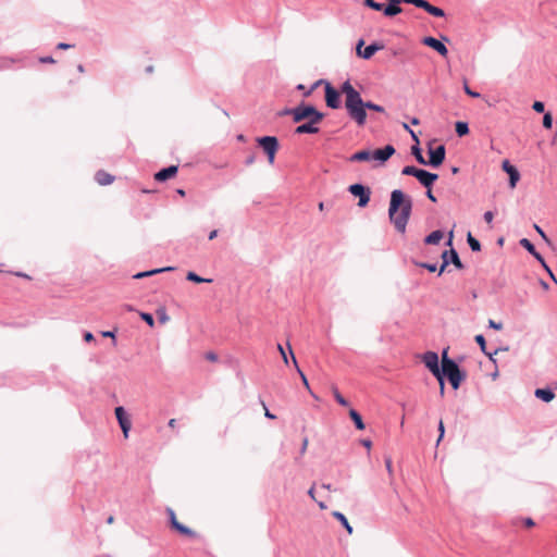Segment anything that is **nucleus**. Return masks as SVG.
<instances>
[{
	"label": "nucleus",
	"mask_w": 557,
	"mask_h": 557,
	"mask_svg": "<svg viewBox=\"0 0 557 557\" xmlns=\"http://www.w3.org/2000/svg\"><path fill=\"white\" fill-rule=\"evenodd\" d=\"M342 91L345 94V108L348 116L358 125L363 126L367 122V110L385 113V109L372 101H363L360 92L346 81L342 85Z\"/></svg>",
	"instance_id": "f257e3e1"
},
{
	"label": "nucleus",
	"mask_w": 557,
	"mask_h": 557,
	"mask_svg": "<svg viewBox=\"0 0 557 557\" xmlns=\"http://www.w3.org/2000/svg\"><path fill=\"white\" fill-rule=\"evenodd\" d=\"M412 210V199L400 189H394L391 194L388 215L391 222L399 233L406 232V226Z\"/></svg>",
	"instance_id": "f03ea898"
},
{
	"label": "nucleus",
	"mask_w": 557,
	"mask_h": 557,
	"mask_svg": "<svg viewBox=\"0 0 557 557\" xmlns=\"http://www.w3.org/2000/svg\"><path fill=\"white\" fill-rule=\"evenodd\" d=\"M466 372L459 368L455 360L446 359L444 361V368H441V380H437L440 383L441 395H444L445 377H447L454 389H458L461 382L466 379Z\"/></svg>",
	"instance_id": "7ed1b4c3"
},
{
	"label": "nucleus",
	"mask_w": 557,
	"mask_h": 557,
	"mask_svg": "<svg viewBox=\"0 0 557 557\" xmlns=\"http://www.w3.org/2000/svg\"><path fill=\"white\" fill-rule=\"evenodd\" d=\"M324 117V114L318 111L313 106L301 102L293 108V121L299 123L304 120H311L312 117Z\"/></svg>",
	"instance_id": "20e7f679"
},
{
	"label": "nucleus",
	"mask_w": 557,
	"mask_h": 557,
	"mask_svg": "<svg viewBox=\"0 0 557 557\" xmlns=\"http://www.w3.org/2000/svg\"><path fill=\"white\" fill-rule=\"evenodd\" d=\"M258 145L263 149V151L268 156V160L270 164H273L275 159V153L278 148V140L274 136H263L257 139Z\"/></svg>",
	"instance_id": "39448f33"
},
{
	"label": "nucleus",
	"mask_w": 557,
	"mask_h": 557,
	"mask_svg": "<svg viewBox=\"0 0 557 557\" xmlns=\"http://www.w3.org/2000/svg\"><path fill=\"white\" fill-rule=\"evenodd\" d=\"M349 193L359 198L358 206L363 208L370 201L371 191L368 187L362 184H352L348 187Z\"/></svg>",
	"instance_id": "423d86ee"
},
{
	"label": "nucleus",
	"mask_w": 557,
	"mask_h": 557,
	"mask_svg": "<svg viewBox=\"0 0 557 557\" xmlns=\"http://www.w3.org/2000/svg\"><path fill=\"white\" fill-rule=\"evenodd\" d=\"M422 361L424 366L429 369V371L436 377V380H441V367L438 364V355L434 351H426L422 356Z\"/></svg>",
	"instance_id": "0eeeda50"
},
{
	"label": "nucleus",
	"mask_w": 557,
	"mask_h": 557,
	"mask_svg": "<svg viewBox=\"0 0 557 557\" xmlns=\"http://www.w3.org/2000/svg\"><path fill=\"white\" fill-rule=\"evenodd\" d=\"M443 263L440 268L438 275H441L449 263H453L457 269H463V264L459 258L458 252L451 247L442 253Z\"/></svg>",
	"instance_id": "6e6552de"
},
{
	"label": "nucleus",
	"mask_w": 557,
	"mask_h": 557,
	"mask_svg": "<svg viewBox=\"0 0 557 557\" xmlns=\"http://www.w3.org/2000/svg\"><path fill=\"white\" fill-rule=\"evenodd\" d=\"M446 156V148L444 145H438L436 148H432L429 146V160L426 161V165L437 168L440 166Z\"/></svg>",
	"instance_id": "1a4fd4ad"
},
{
	"label": "nucleus",
	"mask_w": 557,
	"mask_h": 557,
	"mask_svg": "<svg viewBox=\"0 0 557 557\" xmlns=\"http://www.w3.org/2000/svg\"><path fill=\"white\" fill-rule=\"evenodd\" d=\"M395 148L393 145H386L383 148H377L371 151V161H376L379 164H384L394 153Z\"/></svg>",
	"instance_id": "9d476101"
},
{
	"label": "nucleus",
	"mask_w": 557,
	"mask_h": 557,
	"mask_svg": "<svg viewBox=\"0 0 557 557\" xmlns=\"http://www.w3.org/2000/svg\"><path fill=\"white\" fill-rule=\"evenodd\" d=\"M324 117H312L311 120H307V122L298 125L295 128V134L302 135V134H317L319 133L320 128L318 127V124L321 123V121Z\"/></svg>",
	"instance_id": "9b49d317"
},
{
	"label": "nucleus",
	"mask_w": 557,
	"mask_h": 557,
	"mask_svg": "<svg viewBox=\"0 0 557 557\" xmlns=\"http://www.w3.org/2000/svg\"><path fill=\"white\" fill-rule=\"evenodd\" d=\"M114 412H115V417L119 422V425L123 432V435L125 438H127L129 430L132 428V423H131V420H129L124 407H122V406L116 407Z\"/></svg>",
	"instance_id": "f8f14e48"
},
{
	"label": "nucleus",
	"mask_w": 557,
	"mask_h": 557,
	"mask_svg": "<svg viewBox=\"0 0 557 557\" xmlns=\"http://www.w3.org/2000/svg\"><path fill=\"white\" fill-rule=\"evenodd\" d=\"M363 44H364V41L362 39H360L357 44L356 50H357L358 57H360L364 60L371 59L375 52L383 49V45L373 42V44L367 46L363 50H361V47L363 46Z\"/></svg>",
	"instance_id": "ddd939ff"
},
{
	"label": "nucleus",
	"mask_w": 557,
	"mask_h": 557,
	"mask_svg": "<svg viewBox=\"0 0 557 557\" xmlns=\"http://www.w3.org/2000/svg\"><path fill=\"white\" fill-rule=\"evenodd\" d=\"M325 102L331 109H338L341 106L339 92L329 82H325Z\"/></svg>",
	"instance_id": "4468645a"
},
{
	"label": "nucleus",
	"mask_w": 557,
	"mask_h": 557,
	"mask_svg": "<svg viewBox=\"0 0 557 557\" xmlns=\"http://www.w3.org/2000/svg\"><path fill=\"white\" fill-rule=\"evenodd\" d=\"M422 44L434 49L442 57H447L448 54V49L445 44L432 36L424 37Z\"/></svg>",
	"instance_id": "2eb2a0df"
},
{
	"label": "nucleus",
	"mask_w": 557,
	"mask_h": 557,
	"mask_svg": "<svg viewBox=\"0 0 557 557\" xmlns=\"http://www.w3.org/2000/svg\"><path fill=\"white\" fill-rule=\"evenodd\" d=\"M416 178L423 187L431 188L435 181L438 178V175L436 173H432L426 170L420 169Z\"/></svg>",
	"instance_id": "dca6fc26"
},
{
	"label": "nucleus",
	"mask_w": 557,
	"mask_h": 557,
	"mask_svg": "<svg viewBox=\"0 0 557 557\" xmlns=\"http://www.w3.org/2000/svg\"><path fill=\"white\" fill-rule=\"evenodd\" d=\"M502 169L509 175V186L515 188L520 180L519 171L508 160L503 161Z\"/></svg>",
	"instance_id": "f3484780"
},
{
	"label": "nucleus",
	"mask_w": 557,
	"mask_h": 557,
	"mask_svg": "<svg viewBox=\"0 0 557 557\" xmlns=\"http://www.w3.org/2000/svg\"><path fill=\"white\" fill-rule=\"evenodd\" d=\"M178 168L176 165H170L163 168L154 174V180L158 182H165L176 175Z\"/></svg>",
	"instance_id": "a211bd4d"
},
{
	"label": "nucleus",
	"mask_w": 557,
	"mask_h": 557,
	"mask_svg": "<svg viewBox=\"0 0 557 557\" xmlns=\"http://www.w3.org/2000/svg\"><path fill=\"white\" fill-rule=\"evenodd\" d=\"M388 4L383 7V14L385 16L392 17L403 12L400 7L401 0H387Z\"/></svg>",
	"instance_id": "6ab92c4d"
},
{
	"label": "nucleus",
	"mask_w": 557,
	"mask_h": 557,
	"mask_svg": "<svg viewBox=\"0 0 557 557\" xmlns=\"http://www.w3.org/2000/svg\"><path fill=\"white\" fill-rule=\"evenodd\" d=\"M520 245L524 249H527L537 261H540L542 265H545L544 258L542 257V255L540 252L536 251L534 245L528 238H522L520 240Z\"/></svg>",
	"instance_id": "aec40b11"
},
{
	"label": "nucleus",
	"mask_w": 557,
	"mask_h": 557,
	"mask_svg": "<svg viewBox=\"0 0 557 557\" xmlns=\"http://www.w3.org/2000/svg\"><path fill=\"white\" fill-rule=\"evenodd\" d=\"M534 396L544 403H549L555 398V393L552 388H536L534 392Z\"/></svg>",
	"instance_id": "412c9836"
},
{
	"label": "nucleus",
	"mask_w": 557,
	"mask_h": 557,
	"mask_svg": "<svg viewBox=\"0 0 557 557\" xmlns=\"http://www.w3.org/2000/svg\"><path fill=\"white\" fill-rule=\"evenodd\" d=\"M95 180L99 185L106 186V185H110L111 183H113L114 176L107 173L106 171L100 170L95 174Z\"/></svg>",
	"instance_id": "4be33fe9"
},
{
	"label": "nucleus",
	"mask_w": 557,
	"mask_h": 557,
	"mask_svg": "<svg viewBox=\"0 0 557 557\" xmlns=\"http://www.w3.org/2000/svg\"><path fill=\"white\" fill-rule=\"evenodd\" d=\"M350 162L371 161L370 150H359L349 157Z\"/></svg>",
	"instance_id": "5701e85b"
},
{
	"label": "nucleus",
	"mask_w": 557,
	"mask_h": 557,
	"mask_svg": "<svg viewBox=\"0 0 557 557\" xmlns=\"http://www.w3.org/2000/svg\"><path fill=\"white\" fill-rule=\"evenodd\" d=\"M444 237V233L441 230L433 231L424 238L426 245H436Z\"/></svg>",
	"instance_id": "b1692460"
},
{
	"label": "nucleus",
	"mask_w": 557,
	"mask_h": 557,
	"mask_svg": "<svg viewBox=\"0 0 557 557\" xmlns=\"http://www.w3.org/2000/svg\"><path fill=\"white\" fill-rule=\"evenodd\" d=\"M173 269L174 268H172V267H165V268H160V269H153V270H150V271L138 272L133 277L138 280V278H143V277L151 276V275H154V274H158V273L172 271Z\"/></svg>",
	"instance_id": "393cba45"
},
{
	"label": "nucleus",
	"mask_w": 557,
	"mask_h": 557,
	"mask_svg": "<svg viewBox=\"0 0 557 557\" xmlns=\"http://www.w3.org/2000/svg\"><path fill=\"white\" fill-rule=\"evenodd\" d=\"M349 417L351 418V420L355 423V426L358 430H364L366 425H364V423L362 421V417H361V414L357 410L350 409L349 410Z\"/></svg>",
	"instance_id": "a878e982"
},
{
	"label": "nucleus",
	"mask_w": 557,
	"mask_h": 557,
	"mask_svg": "<svg viewBox=\"0 0 557 557\" xmlns=\"http://www.w3.org/2000/svg\"><path fill=\"white\" fill-rule=\"evenodd\" d=\"M287 346H288V350H289V355H290V358H292V360H293V363H294V366H295V368H296L297 372L299 373V375H300V377H301V381H302L304 385H305L307 388H309L308 380H307L306 375L304 374V372L300 370V368H299V366H298V362H297V359H296V357H295V355H294V352H293V349H292L290 345H289V344H287Z\"/></svg>",
	"instance_id": "bb28decb"
},
{
	"label": "nucleus",
	"mask_w": 557,
	"mask_h": 557,
	"mask_svg": "<svg viewBox=\"0 0 557 557\" xmlns=\"http://www.w3.org/2000/svg\"><path fill=\"white\" fill-rule=\"evenodd\" d=\"M333 517L336 518L341 522V524L347 530V532L349 534L352 533V528L349 524V522L344 513H342L339 511H334Z\"/></svg>",
	"instance_id": "cd10ccee"
},
{
	"label": "nucleus",
	"mask_w": 557,
	"mask_h": 557,
	"mask_svg": "<svg viewBox=\"0 0 557 557\" xmlns=\"http://www.w3.org/2000/svg\"><path fill=\"white\" fill-rule=\"evenodd\" d=\"M455 131L459 137L466 136L469 133V125L467 122L458 121L455 124Z\"/></svg>",
	"instance_id": "c85d7f7f"
},
{
	"label": "nucleus",
	"mask_w": 557,
	"mask_h": 557,
	"mask_svg": "<svg viewBox=\"0 0 557 557\" xmlns=\"http://www.w3.org/2000/svg\"><path fill=\"white\" fill-rule=\"evenodd\" d=\"M411 153L414 156L416 160L420 163V164H423V165H426V160L424 159L423 154H422V150L421 148L419 147V145H413L411 147Z\"/></svg>",
	"instance_id": "c756f323"
},
{
	"label": "nucleus",
	"mask_w": 557,
	"mask_h": 557,
	"mask_svg": "<svg viewBox=\"0 0 557 557\" xmlns=\"http://www.w3.org/2000/svg\"><path fill=\"white\" fill-rule=\"evenodd\" d=\"M186 278L190 282H194V283H210L212 282L211 278H205V277H201L199 276L198 274H196L195 272H188L187 275H186Z\"/></svg>",
	"instance_id": "7c9ffc66"
},
{
	"label": "nucleus",
	"mask_w": 557,
	"mask_h": 557,
	"mask_svg": "<svg viewBox=\"0 0 557 557\" xmlns=\"http://www.w3.org/2000/svg\"><path fill=\"white\" fill-rule=\"evenodd\" d=\"M173 529H175L177 532H180L181 534H184V535H187V536H193L195 535L194 531L191 529H189L188 527L180 523V522H175Z\"/></svg>",
	"instance_id": "2f4dec72"
},
{
	"label": "nucleus",
	"mask_w": 557,
	"mask_h": 557,
	"mask_svg": "<svg viewBox=\"0 0 557 557\" xmlns=\"http://www.w3.org/2000/svg\"><path fill=\"white\" fill-rule=\"evenodd\" d=\"M467 242L469 244V247L472 251H480L481 250V244L480 242L472 236L471 233H468Z\"/></svg>",
	"instance_id": "473e14b6"
},
{
	"label": "nucleus",
	"mask_w": 557,
	"mask_h": 557,
	"mask_svg": "<svg viewBox=\"0 0 557 557\" xmlns=\"http://www.w3.org/2000/svg\"><path fill=\"white\" fill-rule=\"evenodd\" d=\"M419 171V168H416L413 165H406L403 168L401 174L416 177Z\"/></svg>",
	"instance_id": "72a5a7b5"
},
{
	"label": "nucleus",
	"mask_w": 557,
	"mask_h": 557,
	"mask_svg": "<svg viewBox=\"0 0 557 557\" xmlns=\"http://www.w3.org/2000/svg\"><path fill=\"white\" fill-rule=\"evenodd\" d=\"M476 344L480 346V349L483 354H487V349H486V341L484 338V336L482 334H478L475 335L474 337Z\"/></svg>",
	"instance_id": "f704fd0d"
},
{
	"label": "nucleus",
	"mask_w": 557,
	"mask_h": 557,
	"mask_svg": "<svg viewBox=\"0 0 557 557\" xmlns=\"http://www.w3.org/2000/svg\"><path fill=\"white\" fill-rule=\"evenodd\" d=\"M416 265L426 269L430 272H435L437 270L436 263H428V262H414Z\"/></svg>",
	"instance_id": "c9c22d12"
},
{
	"label": "nucleus",
	"mask_w": 557,
	"mask_h": 557,
	"mask_svg": "<svg viewBox=\"0 0 557 557\" xmlns=\"http://www.w3.org/2000/svg\"><path fill=\"white\" fill-rule=\"evenodd\" d=\"M364 4L375 11L383 10V4L380 2H375L374 0H364Z\"/></svg>",
	"instance_id": "e433bc0d"
},
{
	"label": "nucleus",
	"mask_w": 557,
	"mask_h": 557,
	"mask_svg": "<svg viewBox=\"0 0 557 557\" xmlns=\"http://www.w3.org/2000/svg\"><path fill=\"white\" fill-rule=\"evenodd\" d=\"M334 398L341 406H348V401L342 396L337 388H334Z\"/></svg>",
	"instance_id": "4c0bfd02"
},
{
	"label": "nucleus",
	"mask_w": 557,
	"mask_h": 557,
	"mask_svg": "<svg viewBox=\"0 0 557 557\" xmlns=\"http://www.w3.org/2000/svg\"><path fill=\"white\" fill-rule=\"evenodd\" d=\"M140 318L149 325V326H153L154 325V319L152 317L151 313H148V312H141L140 313Z\"/></svg>",
	"instance_id": "58836bf2"
},
{
	"label": "nucleus",
	"mask_w": 557,
	"mask_h": 557,
	"mask_svg": "<svg viewBox=\"0 0 557 557\" xmlns=\"http://www.w3.org/2000/svg\"><path fill=\"white\" fill-rule=\"evenodd\" d=\"M543 126L545 128H552L553 126V116L549 112L545 113L543 116Z\"/></svg>",
	"instance_id": "ea45409f"
},
{
	"label": "nucleus",
	"mask_w": 557,
	"mask_h": 557,
	"mask_svg": "<svg viewBox=\"0 0 557 557\" xmlns=\"http://www.w3.org/2000/svg\"><path fill=\"white\" fill-rule=\"evenodd\" d=\"M463 90H465V92H466L468 96H470V97H472V98H480V97H481V95H480L479 92H476V91L472 90V89L468 86V84H467V83H465V85H463Z\"/></svg>",
	"instance_id": "a19ab883"
},
{
	"label": "nucleus",
	"mask_w": 557,
	"mask_h": 557,
	"mask_svg": "<svg viewBox=\"0 0 557 557\" xmlns=\"http://www.w3.org/2000/svg\"><path fill=\"white\" fill-rule=\"evenodd\" d=\"M532 108L537 113H543L545 110V106L542 101H534Z\"/></svg>",
	"instance_id": "79ce46f5"
},
{
	"label": "nucleus",
	"mask_w": 557,
	"mask_h": 557,
	"mask_svg": "<svg viewBox=\"0 0 557 557\" xmlns=\"http://www.w3.org/2000/svg\"><path fill=\"white\" fill-rule=\"evenodd\" d=\"M277 350L280 351L281 356H282V359L284 361L285 364H288V357H287V354L284 349V347L281 345V344H277Z\"/></svg>",
	"instance_id": "37998d69"
},
{
	"label": "nucleus",
	"mask_w": 557,
	"mask_h": 557,
	"mask_svg": "<svg viewBox=\"0 0 557 557\" xmlns=\"http://www.w3.org/2000/svg\"><path fill=\"white\" fill-rule=\"evenodd\" d=\"M166 511H168V513H169L170 522H171V525H172V528H173V527H174V524H175V522H178V521L176 520L175 512H174V510H173V509H171V508H168V509H166Z\"/></svg>",
	"instance_id": "c03bdc74"
},
{
	"label": "nucleus",
	"mask_w": 557,
	"mask_h": 557,
	"mask_svg": "<svg viewBox=\"0 0 557 557\" xmlns=\"http://www.w3.org/2000/svg\"><path fill=\"white\" fill-rule=\"evenodd\" d=\"M438 431H440V436H438L437 442H436L437 445L440 444V442L444 437V433H445V428H444V423H443L442 420L438 423Z\"/></svg>",
	"instance_id": "a18cd8bd"
},
{
	"label": "nucleus",
	"mask_w": 557,
	"mask_h": 557,
	"mask_svg": "<svg viewBox=\"0 0 557 557\" xmlns=\"http://www.w3.org/2000/svg\"><path fill=\"white\" fill-rule=\"evenodd\" d=\"M488 326L494 329V330H497V331L503 329V324L500 322H496L494 320H490L488 321Z\"/></svg>",
	"instance_id": "49530a36"
},
{
	"label": "nucleus",
	"mask_w": 557,
	"mask_h": 557,
	"mask_svg": "<svg viewBox=\"0 0 557 557\" xmlns=\"http://www.w3.org/2000/svg\"><path fill=\"white\" fill-rule=\"evenodd\" d=\"M484 220L486 223H492L493 219H494V213L492 211H486L483 215Z\"/></svg>",
	"instance_id": "de8ad7c7"
},
{
	"label": "nucleus",
	"mask_w": 557,
	"mask_h": 557,
	"mask_svg": "<svg viewBox=\"0 0 557 557\" xmlns=\"http://www.w3.org/2000/svg\"><path fill=\"white\" fill-rule=\"evenodd\" d=\"M206 359L215 362L218 360V356L213 351H209L206 354Z\"/></svg>",
	"instance_id": "09e8293b"
},
{
	"label": "nucleus",
	"mask_w": 557,
	"mask_h": 557,
	"mask_svg": "<svg viewBox=\"0 0 557 557\" xmlns=\"http://www.w3.org/2000/svg\"><path fill=\"white\" fill-rule=\"evenodd\" d=\"M426 189H428V190H426V197H428L432 202H436V201H437V199H436V197L433 195V193H432L431 188H426Z\"/></svg>",
	"instance_id": "8fccbe9b"
},
{
	"label": "nucleus",
	"mask_w": 557,
	"mask_h": 557,
	"mask_svg": "<svg viewBox=\"0 0 557 557\" xmlns=\"http://www.w3.org/2000/svg\"><path fill=\"white\" fill-rule=\"evenodd\" d=\"M72 47H73V45H70V44H66V42H60V44H58V46H57V48H58V49H61V50H66V49H70V48H72Z\"/></svg>",
	"instance_id": "3c124183"
},
{
	"label": "nucleus",
	"mask_w": 557,
	"mask_h": 557,
	"mask_svg": "<svg viewBox=\"0 0 557 557\" xmlns=\"http://www.w3.org/2000/svg\"><path fill=\"white\" fill-rule=\"evenodd\" d=\"M41 63H54V59L52 57H42L39 59Z\"/></svg>",
	"instance_id": "603ef678"
},
{
	"label": "nucleus",
	"mask_w": 557,
	"mask_h": 557,
	"mask_svg": "<svg viewBox=\"0 0 557 557\" xmlns=\"http://www.w3.org/2000/svg\"><path fill=\"white\" fill-rule=\"evenodd\" d=\"M262 405H263V407H264V409H265L264 416H265L268 419H272V420H273V419H275L276 417H275L272 412H270V410L265 407L264 403H262Z\"/></svg>",
	"instance_id": "864d4df0"
},
{
	"label": "nucleus",
	"mask_w": 557,
	"mask_h": 557,
	"mask_svg": "<svg viewBox=\"0 0 557 557\" xmlns=\"http://www.w3.org/2000/svg\"><path fill=\"white\" fill-rule=\"evenodd\" d=\"M280 115H292L293 116V108H286L280 112Z\"/></svg>",
	"instance_id": "5fc2aeb1"
},
{
	"label": "nucleus",
	"mask_w": 557,
	"mask_h": 557,
	"mask_svg": "<svg viewBox=\"0 0 557 557\" xmlns=\"http://www.w3.org/2000/svg\"><path fill=\"white\" fill-rule=\"evenodd\" d=\"M447 350H448V349L446 348V349H444V350H443V352H442V366H441V368H444V361H445L446 359H450V358L448 357V355H447Z\"/></svg>",
	"instance_id": "6e6d98bb"
},
{
	"label": "nucleus",
	"mask_w": 557,
	"mask_h": 557,
	"mask_svg": "<svg viewBox=\"0 0 557 557\" xmlns=\"http://www.w3.org/2000/svg\"><path fill=\"white\" fill-rule=\"evenodd\" d=\"M84 339H85L86 342H88V343H89V342H91V341H94V335H92V333H90V332H86V333L84 334Z\"/></svg>",
	"instance_id": "4d7b16f0"
},
{
	"label": "nucleus",
	"mask_w": 557,
	"mask_h": 557,
	"mask_svg": "<svg viewBox=\"0 0 557 557\" xmlns=\"http://www.w3.org/2000/svg\"><path fill=\"white\" fill-rule=\"evenodd\" d=\"M307 446H308V438L305 437L304 441H302V445H301V449H300V454H305L306 449H307Z\"/></svg>",
	"instance_id": "13d9d810"
},
{
	"label": "nucleus",
	"mask_w": 557,
	"mask_h": 557,
	"mask_svg": "<svg viewBox=\"0 0 557 557\" xmlns=\"http://www.w3.org/2000/svg\"><path fill=\"white\" fill-rule=\"evenodd\" d=\"M499 349H495L494 351H488L487 350V354H485L492 361L495 362V359L493 358L494 355H496L498 352Z\"/></svg>",
	"instance_id": "bf43d9fd"
},
{
	"label": "nucleus",
	"mask_w": 557,
	"mask_h": 557,
	"mask_svg": "<svg viewBox=\"0 0 557 557\" xmlns=\"http://www.w3.org/2000/svg\"><path fill=\"white\" fill-rule=\"evenodd\" d=\"M453 237H454V233L453 231L449 232V236H448V239L446 242V245L451 247L453 246Z\"/></svg>",
	"instance_id": "052dcab7"
},
{
	"label": "nucleus",
	"mask_w": 557,
	"mask_h": 557,
	"mask_svg": "<svg viewBox=\"0 0 557 557\" xmlns=\"http://www.w3.org/2000/svg\"><path fill=\"white\" fill-rule=\"evenodd\" d=\"M216 236H218V231H216V230H213V231H211V232L209 233L208 238H209L210 240H212V239H214Z\"/></svg>",
	"instance_id": "680f3d73"
},
{
	"label": "nucleus",
	"mask_w": 557,
	"mask_h": 557,
	"mask_svg": "<svg viewBox=\"0 0 557 557\" xmlns=\"http://www.w3.org/2000/svg\"><path fill=\"white\" fill-rule=\"evenodd\" d=\"M524 524H525L527 527H533V525H534V521H533L531 518H527V519L524 520Z\"/></svg>",
	"instance_id": "e2e57ef3"
},
{
	"label": "nucleus",
	"mask_w": 557,
	"mask_h": 557,
	"mask_svg": "<svg viewBox=\"0 0 557 557\" xmlns=\"http://www.w3.org/2000/svg\"><path fill=\"white\" fill-rule=\"evenodd\" d=\"M102 336L104 337H114V333L112 331L102 332Z\"/></svg>",
	"instance_id": "0e129e2a"
},
{
	"label": "nucleus",
	"mask_w": 557,
	"mask_h": 557,
	"mask_svg": "<svg viewBox=\"0 0 557 557\" xmlns=\"http://www.w3.org/2000/svg\"><path fill=\"white\" fill-rule=\"evenodd\" d=\"M385 465H386V469H387V471H388V472H392V461H391V459H389V458L385 460Z\"/></svg>",
	"instance_id": "69168bd1"
},
{
	"label": "nucleus",
	"mask_w": 557,
	"mask_h": 557,
	"mask_svg": "<svg viewBox=\"0 0 557 557\" xmlns=\"http://www.w3.org/2000/svg\"><path fill=\"white\" fill-rule=\"evenodd\" d=\"M409 133L411 135V138L417 143V145L419 144V139H418V136L416 135V133L412 131V129H409Z\"/></svg>",
	"instance_id": "338daca9"
},
{
	"label": "nucleus",
	"mask_w": 557,
	"mask_h": 557,
	"mask_svg": "<svg viewBox=\"0 0 557 557\" xmlns=\"http://www.w3.org/2000/svg\"><path fill=\"white\" fill-rule=\"evenodd\" d=\"M253 161H255V157H253V156H250V157H248V158L246 159L245 163H246L247 165H250V164H252V163H253Z\"/></svg>",
	"instance_id": "774afa93"
}]
</instances>
